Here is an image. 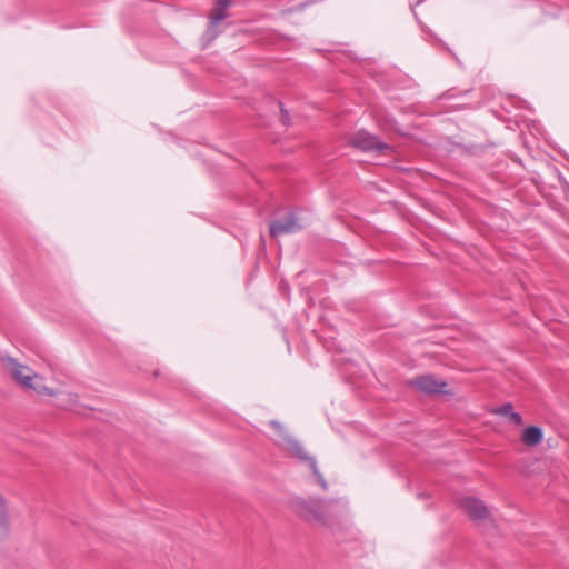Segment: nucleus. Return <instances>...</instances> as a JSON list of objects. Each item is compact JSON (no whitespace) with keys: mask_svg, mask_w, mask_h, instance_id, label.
I'll return each mask as SVG.
<instances>
[{"mask_svg":"<svg viewBox=\"0 0 569 569\" xmlns=\"http://www.w3.org/2000/svg\"><path fill=\"white\" fill-rule=\"evenodd\" d=\"M271 428L277 432L279 439L278 442L284 450H287L291 456L298 458L301 461L309 462L310 469L318 482V485L323 489H328V483L325 477L320 473L317 467V461L315 457L309 456L302 445L293 438L290 433H288L287 429L277 420L270 421Z\"/></svg>","mask_w":569,"mask_h":569,"instance_id":"f257e3e1","label":"nucleus"},{"mask_svg":"<svg viewBox=\"0 0 569 569\" xmlns=\"http://www.w3.org/2000/svg\"><path fill=\"white\" fill-rule=\"evenodd\" d=\"M289 506L295 515L313 526L327 527L330 523V517L322 499L295 497L289 501Z\"/></svg>","mask_w":569,"mask_h":569,"instance_id":"f03ea898","label":"nucleus"},{"mask_svg":"<svg viewBox=\"0 0 569 569\" xmlns=\"http://www.w3.org/2000/svg\"><path fill=\"white\" fill-rule=\"evenodd\" d=\"M12 376V378L22 387L37 391L38 393L53 395L46 386L39 383L42 377L33 372V370L24 365L19 363L16 359L8 357L3 359Z\"/></svg>","mask_w":569,"mask_h":569,"instance_id":"7ed1b4c3","label":"nucleus"},{"mask_svg":"<svg viewBox=\"0 0 569 569\" xmlns=\"http://www.w3.org/2000/svg\"><path fill=\"white\" fill-rule=\"evenodd\" d=\"M349 143L362 151H377L379 153H387L391 151L390 144L381 141L377 136L359 130L349 138Z\"/></svg>","mask_w":569,"mask_h":569,"instance_id":"20e7f679","label":"nucleus"},{"mask_svg":"<svg viewBox=\"0 0 569 569\" xmlns=\"http://www.w3.org/2000/svg\"><path fill=\"white\" fill-rule=\"evenodd\" d=\"M302 229L293 212H289L283 219H277L270 223L271 237L278 238L282 234L296 233Z\"/></svg>","mask_w":569,"mask_h":569,"instance_id":"39448f33","label":"nucleus"},{"mask_svg":"<svg viewBox=\"0 0 569 569\" xmlns=\"http://www.w3.org/2000/svg\"><path fill=\"white\" fill-rule=\"evenodd\" d=\"M410 386L426 395L445 393L446 381L437 380L432 375H423L410 380Z\"/></svg>","mask_w":569,"mask_h":569,"instance_id":"423d86ee","label":"nucleus"},{"mask_svg":"<svg viewBox=\"0 0 569 569\" xmlns=\"http://www.w3.org/2000/svg\"><path fill=\"white\" fill-rule=\"evenodd\" d=\"M460 508L472 520L486 519L489 515L487 506L482 500L475 497H465L459 502Z\"/></svg>","mask_w":569,"mask_h":569,"instance_id":"0eeeda50","label":"nucleus"},{"mask_svg":"<svg viewBox=\"0 0 569 569\" xmlns=\"http://www.w3.org/2000/svg\"><path fill=\"white\" fill-rule=\"evenodd\" d=\"M543 431L538 426H529L523 429L521 440L527 446H537L542 441Z\"/></svg>","mask_w":569,"mask_h":569,"instance_id":"6e6552de","label":"nucleus"},{"mask_svg":"<svg viewBox=\"0 0 569 569\" xmlns=\"http://www.w3.org/2000/svg\"><path fill=\"white\" fill-rule=\"evenodd\" d=\"M493 413L508 417L515 426H521L523 423L521 415L513 411V406L511 402L503 403L502 406L496 408Z\"/></svg>","mask_w":569,"mask_h":569,"instance_id":"1a4fd4ad","label":"nucleus"},{"mask_svg":"<svg viewBox=\"0 0 569 569\" xmlns=\"http://www.w3.org/2000/svg\"><path fill=\"white\" fill-rule=\"evenodd\" d=\"M79 397L77 393L62 392L59 398V406L67 410H78Z\"/></svg>","mask_w":569,"mask_h":569,"instance_id":"9d476101","label":"nucleus"},{"mask_svg":"<svg viewBox=\"0 0 569 569\" xmlns=\"http://www.w3.org/2000/svg\"><path fill=\"white\" fill-rule=\"evenodd\" d=\"M226 10L227 9H221V7H216L213 12L210 14V27L208 32H211V38H216L218 34L214 30L216 26L228 17Z\"/></svg>","mask_w":569,"mask_h":569,"instance_id":"9b49d317","label":"nucleus"},{"mask_svg":"<svg viewBox=\"0 0 569 569\" xmlns=\"http://www.w3.org/2000/svg\"><path fill=\"white\" fill-rule=\"evenodd\" d=\"M8 533V513L3 497L0 495V538Z\"/></svg>","mask_w":569,"mask_h":569,"instance_id":"f8f14e48","label":"nucleus"},{"mask_svg":"<svg viewBox=\"0 0 569 569\" xmlns=\"http://www.w3.org/2000/svg\"><path fill=\"white\" fill-rule=\"evenodd\" d=\"M232 0H216V7L221 9H228L231 6Z\"/></svg>","mask_w":569,"mask_h":569,"instance_id":"ddd939ff","label":"nucleus"},{"mask_svg":"<svg viewBox=\"0 0 569 569\" xmlns=\"http://www.w3.org/2000/svg\"><path fill=\"white\" fill-rule=\"evenodd\" d=\"M281 116H282V122L284 124H288V121H289V116H288V111L284 110L283 108H281Z\"/></svg>","mask_w":569,"mask_h":569,"instance_id":"4468645a","label":"nucleus"},{"mask_svg":"<svg viewBox=\"0 0 569 569\" xmlns=\"http://www.w3.org/2000/svg\"><path fill=\"white\" fill-rule=\"evenodd\" d=\"M423 0H418L417 4H420Z\"/></svg>","mask_w":569,"mask_h":569,"instance_id":"2eb2a0df","label":"nucleus"}]
</instances>
